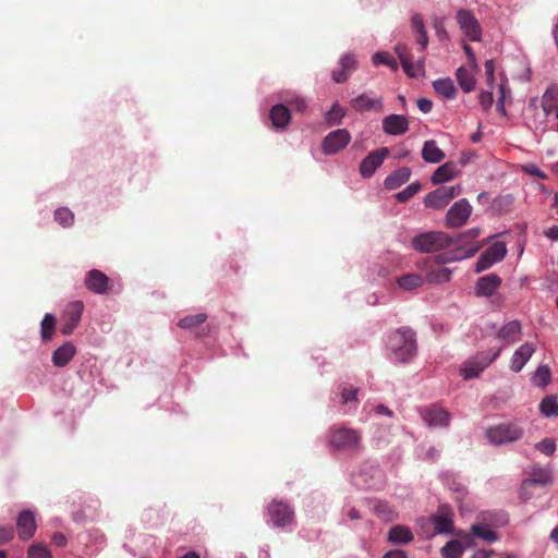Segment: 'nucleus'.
Here are the masks:
<instances>
[{
  "label": "nucleus",
  "instance_id": "nucleus-23",
  "mask_svg": "<svg viewBox=\"0 0 558 558\" xmlns=\"http://www.w3.org/2000/svg\"><path fill=\"white\" fill-rule=\"evenodd\" d=\"M478 248L480 247L476 244H468L465 247H462V246L458 247L457 251L454 252V254L450 253V254L437 255L434 259H435V263L442 265V264L453 262L456 259L471 257L476 254Z\"/></svg>",
  "mask_w": 558,
  "mask_h": 558
},
{
  "label": "nucleus",
  "instance_id": "nucleus-3",
  "mask_svg": "<svg viewBox=\"0 0 558 558\" xmlns=\"http://www.w3.org/2000/svg\"><path fill=\"white\" fill-rule=\"evenodd\" d=\"M454 244V239L442 231H428L413 238L412 246L421 253H434Z\"/></svg>",
  "mask_w": 558,
  "mask_h": 558
},
{
  "label": "nucleus",
  "instance_id": "nucleus-38",
  "mask_svg": "<svg viewBox=\"0 0 558 558\" xmlns=\"http://www.w3.org/2000/svg\"><path fill=\"white\" fill-rule=\"evenodd\" d=\"M56 330V317L47 313L41 320L40 335L44 341H50Z\"/></svg>",
  "mask_w": 558,
  "mask_h": 558
},
{
  "label": "nucleus",
  "instance_id": "nucleus-7",
  "mask_svg": "<svg viewBox=\"0 0 558 558\" xmlns=\"http://www.w3.org/2000/svg\"><path fill=\"white\" fill-rule=\"evenodd\" d=\"M267 515L272 525L277 527H286L294 521L293 510L288 504L281 500H272L268 505Z\"/></svg>",
  "mask_w": 558,
  "mask_h": 558
},
{
  "label": "nucleus",
  "instance_id": "nucleus-18",
  "mask_svg": "<svg viewBox=\"0 0 558 558\" xmlns=\"http://www.w3.org/2000/svg\"><path fill=\"white\" fill-rule=\"evenodd\" d=\"M420 413L422 418L430 427H445L448 426L450 421L449 412L437 404L423 408Z\"/></svg>",
  "mask_w": 558,
  "mask_h": 558
},
{
  "label": "nucleus",
  "instance_id": "nucleus-54",
  "mask_svg": "<svg viewBox=\"0 0 558 558\" xmlns=\"http://www.w3.org/2000/svg\"><path fill=\"white\" fill-rule=\"evenodd\" d=\"M481 234V230L478 228H471L470 230L461 233L456 240L454 244H462L466 239H475Z\"/></svg>",
  "mask_w": 558,
  "mask_h": 558
},
{
  "label": "nucleus",
  "instance_id": "nucleus-51",
  "mask_svg": "<svg viewBox=\"0 0 558 558\" xmlns=\"http://www.w3.org/2000/svg\"><path fill=\"white\" fill-rule=\"evenodd\" d=\"M340 68L351 75L356 70V61L352 54H344L339 61Z\"/></svg>",
  "mask_w": 558,
  "mask_h": 558
},
{
  "label": "nucleus",
  "instance_id": "nucleus-48",
  "mask_svg": "<svg viewBox=\"0 0 558 558\" xmlns=\"http://www.w3.org/2000/svg\"><path fill=\"white\" fill-rule=\"evenodd\" d=\"M558 100V87L553 86L548 88L543 96V108L548 111L551 108V102Z\"/></svg>",
  "mask_w": 558,
  "mask_h": 558
},
{
  "label": "nucleus",
  "instance_id": "nucleus-30",
  "mask_svg": "<svg viewBox=\"0 0 558 558\" xmlns=\"http://www.w3.org/2000/svg\"><path fill=\"white\" fill-rule=\"evenodd\" d=\"M550 481L551 476L548 471L541 468H534L531 472L530 478L522 483V494H524L525 489H529L533 485L544 486L550 483Z\"/></svg>",
  "mask_w": 558,
  "mask_h": 558
},
{
  "label": "nucleus",
  "instance_id": "nucleus-20",
  "mask_svg": "<svg viewBox=\"0 0 558 558\" xmlns=\"http://www.w3.org/2000/svg\"><path fill=\"white\" fill-rule=\"evenodd\" d=\"M522 335V325L519 320H510L502 325L497 333V339L501 340L505 345H510L520 340Z\"/></svg>",
  "mask_w": 558,
  "mask_h": 558
},
{
  "label": "nucleus",
  "instance_id": "nucleus-62",
  "mask_svg": "<svg viewBox=\"0 0 558 558\" xmlns=\"http://www.w3.org/2000/svg\"><path fill=\"white\" fill-rule=\"evenodd\" d=\"M416 41L421 46V51H424L428 44V37L426 32L417 34Z\"/></svg>",
  "mask_w": 558,
  "mask_h": 558
},
{
  "label": "nucleus",
  "instance_id": "nucleus-19",
  "mask_svg": "<svg viewBox=\"0 0 558 558\" xmlns=\"http://www.w3.org/2000/svg\"><path fill=\"white\" fill-rule=\"evenodd\" d=\"M536 351V345L533 342H525L521 344L513 353L510 361V368L514 373H519L532 355Z\"/></svg>",
  "mask_w": 558,
  "mask_h": 558
},
{
  "label": "nucleus",
  "instance_id": "nucleus-15",
  "mask_svg": "<svg viewBox=\"0 0 558 558\" xmlns=\"http://www.w3.org/2000/svg\"><path fill=\"white\" fill-rule=\"evenodd\" d=\"M350 105L356 112L367 111L383 112L384 101L381 96H375L373 93H363L351 99Z\"/></svg>",
  "mask_w": 558,
  "mask_h": 558
},
{
  "label": "nucleus",
  "instance_id": "nucleus-36",
  "mask_svg": "<svg viewBox=\"0 0 558 558\" xmlns=\"http://www.w3.org/2000/svg\"><path fill=\"white\" fill-rule=\"evenodd\" d=\"M424 282V278L417 274H409L398 279V284L403 290H413L421 287Z\"/></svg>",
  "mask_w": 558,
  "mask_h": 558
},
{
  "label": "nucleus",
  "instance_id": "nucleus-47",
  "mask_svg": "<svg viewBox=\"0 0 558 558\" xmlns=\"http://www.w3.org/2000/svg\"><path fill=\"white\" fill-rule=\"evenodd\" d=\"M421 190V184L418 182L412 183L409 186H407L404 190L399 192L396 195V198L401 202H408L410 198H412L418 191Z\"/></svg>",
  "mask_w": 558,
  "mask_h": 558
},
{
  "label": "nucleus",
  "instance_id": "nucleus-33",
  "mask_svg": "<svg viewBox=\"0 0 558 558\" xmlns=\"http://www.w3.org/2000/svg\"><path fill=\"white\" fill-rule=\"evenodd\" d=\"M375 514L383 521L390 522L398 518L397 511L386 501H377L374 506Z\"/></svg>",
  "mask_w": 558,
  "mask_h": 558
},
{
  "label": "nucleus",
  "instance_id": "nucleus-35",
  "mask_svg": "<svg viewBox=\"0 0 558 558\" xmlns=\"http://www.w3.org/2000/svg\"><path fill=\"white\" fill-rule=\"evenodd\" d=\"M207 319V315L204 313H199L196 315H189L181 318L178 323V326L182 329L194 330L202 324H204Z\"/></svg>",
  "mask_w": 558,
  "mask_h": 558
},
{
  "label": "nucleus",
  "instance_id": "nucleus-5",
  "mask_svg": "<svg viewBox=\"0 0 558 558\" xmlns=\"http://www.w3.org/2000/svg\"><path fill=\"white\" fill-rule=\"evenodd\" d=\"M501 353V348L496 351L482 352L464 362L461 373L465 379L476 378Z\"/></svg>",
  "mask_w": 558,
  "mask_h": 558
},
{
  "label": "nucleus",
  "instance_id": "nucleus-49",
  "mask_svg": "<svg viewBox=\"0 0 558 558\" xmlns=\"http://www.w3.org/2000/svg\"><path fill=\"white\" fill-rule=\"evenodd\" d=\"M536 449L546 456H553L556 451V444L551 438H545L536 444Z\"/></svg>",
  "mask_w": 558,
  "mask_h": 558
},
{
  "label": "nucleus",
  "instance_id": "nucleus-59",
  "mask_svg": "<svg viewBox=\"0 0 558 558\" xmlns=\"http://www.w3.org/2000/svg\"><path fill=\"white\" fill-rule=\"evenodd\" d=\"M416 104L417 108L424 113H428L433 109V102L427 98H418Z\"/></svg>",
  "mask_w": 558,
  "mask_h": 558
},
{
  "label": "nucleus",
  "instance_id": "nucleus-52",
  "mask_svg": "<svg viewBox=\"0 0 558 558\" xmlns=\"http://www.w3.org/2000/svg\"><path fill=\"white\" fill-rule=\"evenodd\" d=\"M14 529L11 525H0V545L11 542L14 537Z\"/></svg>",
  "mask_w": 558,
  "mask_h": 558
},
{
  "label": "nucleus",
  "instance_id": "nucleus-63",
  "mask_svg": "<svg viewBox=\"0 0 558 558\" xmlns=\"http://www.w3.org/2000/svg\"><path fill=\"white\" fill-rule=\"evenodd\" d=\"M524 171L539 178H546L545 174L535 166H525Z\"/></svg>",
  "mask_w": 558,
  "mask_h": 558
},
{
  "label": "nucleus",
  "instance_id": "nucleus-58",
  "mask_svg": "<svg viewBox=\"0 0 558 558\" xmlns=\"http://www.w3.org/2000/svg\"><path fill=\"white\" fill-rule=\"evenodd\" d=\"M51 542L58 547H64L68 544V538L63 533L56 532L51 536Z\"/></svg>",
  "mask_w": 558,
  "mask_h": 558
},
{
  "label": "nucleus",
  "instance_id": "nucleus-1",
  "mask_svg": "<svg viewBox=\"0 0 558 558\" xmlns=\"http://www.w3.org/2000/svg\"><path fill=\"white\" fill-rule=\"evenodd\" d=\"M388 348L393 361L400 363L410 361L417 350L415 332L409 327L399 328L389 336Z\"/></svg>",
  "mask_w": 558,
  "mask_h": 558
},
{
  "label": "nucleus",
  "instance_id": "nucleus-44",
  "mask_svg": "<svg viewBox=\"0 0 558 558\" xmlns=\"http://www.w3.org/2000/svg\"><path fill=\"white\" fill-rule=\"evenodd\" d=\"M534 384L541 387H545L550 381V369L547 365H541L534 373Z\"/></svg>",
  "mask_w": 558,
  "mask_h": 558
},
{
  "label": "nucleus",
  "instance_id": "nucleus-42",
  "mask_svg": "<svg viewBox=\"0 0 558 558\" xmlns=\"http://www.w3.org/2000/svg\"><path fill=\"white\" fill-rule=\"evenodd\" d=\"M54 220L63 228H68L73 225L74 215L69 208L61 207L54 211Z\"/></svg>",
  "mask_w": 558,
  "mask_h": 558
},
{
  "label": "nucleus",
  "instance_id": "nucleus-40",
  "mask_svg": "<svg viewBox=\"0 0 558 558\" xmlns=\"http://www.w3.org/2000/svg\"><path fill=\"white\" fill-rule=\"evenodd\" d=\"M463 551V546L457 539L449 541L441 549L444 558H461Z\"/></svg>",
  "mask_w": 558,
  "mask_h": 558
},
{
  "label": "nucleus",
  "instance_id": "nucleus-64",
  "mask_svg": "<svg viewBox=\"0 0 558 558\" xmlns=\"http://www.w3.org/2000/svg\"><path fill=\"white\" fill-rule=\"evenodd\" d=\"M545 235L550 240H557L558 239V227H551L546 232Z\"/></svg>",
  "mask_w": 558,
  "mask_h": 558
},
{
  "label": "nucleus",
  "instance_id": "nucleus-8",
  "mask_svg": "<svg viewBox=\"0 0 558 558\" xmlns=\"http://www.w3.org/2000/svg\"><path fill=\"white\" fill-rule=\"evenodd\" d=\"M84 311V303L82 301L70 302L61 316L60 331L64 336L71 335L78 326L82 314Z\"/></svg>",
  "mask_w": 558,
  "mask_h": 558
},
{
  "label": "nucleus",
  "instance_id": "nucleus-21",
  "mask_svg": "<svg viewBox=\"0 0 558 558\" xmlns=\"http://www.w3.org/2000/svg\"><path fill=\"white\" fill-rule=\"evenodd\" d=\"M383 130L389 135H402L409 130V121L402 114H389L383 119Z\"/></svg>",
  "mask_w": 558,
  "mask_h": 558
},
{
  "label": "nucleus",
  "instance_id": "nucleus-56",
  "mask_svg": "<svg viewBox=\"0 0 558 558\" xmlns=\"http://www.w3.org/2000/svg\"><path fill=\"white\" fill-rule=\"evenodd\" d=\"M463 50L468 57L469 64L472 68V70H477V62H476L475 53H474L472 47L468 44H464Z\"/></svg>",
  "mask_w": 558,
  "mask_h": 558
},
{
  "label": "nucleus",
  "instance_id": "nucleus-43",
  "mask_svg": "<svg viewBox=\"0 0 558 558\" xmlns=\"http://www.w3.org/2000/svg\"><path fill=\"white\" fill-rule=\"evenodd\" d=\"M27 558H52V555L46 545L35 543L28 547Z\"/></svg>",
  "mask_w": 558,
  "mask_h": 558
},
{
  "label": "nucleus",
  "instance_id": "nucleus-39",
  "mask_svg": "<svg viewBox=\"0 0 558 558\" xmlns=\"http://www.w3.org/2000/svg\"><path fill=\"white\" fill-rule=\"evenodd\" d=\"M347 114V110L342 108L338 102H335L331 109L326 113L325 120L329 125H339L342 119Z\"/></svg>",
  "mask_w": 558,
  "mask_h": 558
},
{
  "label": "nucleus",
  "instance_id": "nucleus-10",
  "mask_svg": "<svg viewBox=\"0 0 558 558\" xmlns=\"http://www.w3.org/2000/svg\"><path fill=\"white\" fill-rule=\"evenodd\" d=\"M471 213L472 206L465 198H462L448 209L445 223L448 228H459L468 221Z\"/></svg>",
  "mask_w": 558,
  "mask_h": 558
},
{
  "label": "nucleus",
  "instance_id": "nucleus-37",
  "mask_svg": "<svg viewBox=\"0 0 558 558\" xmlns=\"http://www.w3.org/2000/svg\"><path fill=\"white\" fill-rule=\"evenodd\" d=\"M436 533H450L453 527L452 519L447 514H436L432 518Z\"/></svg>",
  "mask_w": 558,
  "mask_h": 558
},
{
  "label": "nucleus",
  "instance_id": "nucleus-6",
  "mask_svg": "<svg viewBox=\"0 0 558 558\" xmlns=\"http://www.w3.org/2000/svg\"><path fill=\"white\" fill-rule=\"evenodd\" d=\"M462 187L460 184L452 186H440L435 191L426 194L424 197V204L427 208L442 209L445 208L456 196L460 195Z\"/></svg>",
  "mask_w": 558,
  "mask_h": 558
},
{
  "label": "nucleus",
  "instance_id": "nucleus-11",
  "mask_svg": "<svg viewBox=\"0 0 558 558\" xmlns=\"http://www.w3.org/2000/svg\"><path fill=\"white\" fill-rule=\"evenodd\" d=\"M350 141V132L347 129H338L325 136L322 143V149L326 155H333L345 148Z\"/></svg>",
  "mask_w": 558,
  "mask_h": 558
},
{
  "label": "nucleus",
  "instance_id": "nucleus-27",
  "mask_svg": "<svg viewBox=\"0 0 558 558\" xmlns=\"http://www.w3.org/2000/svg\"><path fill=\"white\" fill-rule=\"evenodd\" d=\"M414 538L412 531L404 525L392 526L387 535V539L391 544H408Z\"/></svg>",
  "mask_w": 558,
  "mask_h": 558
},
{
  "label": "nucleus",
  "instance_id": "nucleus-13",
  "mask_svg": "<svg viewBox=\"0 0 558 558\" xmlns=\"http://www.w3.org/2000/svg\"><path fill=\"white\" fill-rule=\"evenodd\" d=\"M396 52L400 59L403 71L410 77H416L424 71V57H420L416 61L413 60L409 48L405 45H398Z\"/></svg>",
  "mask_w": 558,
  "mask_h": 558
},
{
  "label": "nucleus",
  "instance_id": "nucleus-26",
  "mask_svg": "<svg viewBox=\"0 0 558 558\" xmlns=\"http://www.w3.org/2000/svg\"><path fill=\"white\" fill-rule=\"evenodd\" d=\"M411 170L408 167H401L390 173L384 181V185L387 190H396L402 184L409 181Z\"/></svg>",
  "mask_w": 558,
  "mask_h": 558
},
{
  "label": "nucleus",
  "instance_id": "nucleus-31",
  "mask_svg": "<svg viewBox=\"0 0 558 558\" xmlns=\"http://www.w3.org/2000/svg\"><path fill=\"white\" fill-rule=\"evenodd\" d=\"M433 86L435 92L446 99H453L457 95V88L453 81L449 77L435 81Z\"/></svg>",
  "mask_w": 558,
  "mask_h": 558
},
{
  "label": "nucleus",
  "instance_id": "nucleus-53",
  "mask_svg": "<svg viewBox=\"0 0 558 558\" xmlns=\"http://www.w3.org/2000/svg\"><path fill=\"white\" fill-rule=\"evenodd\" d=\"M485 66V74H486V82L489 88H493L494 82H495V64L493 60H487L484 64Z\"/></svg>",
  "mask_w": 558,
  "mask_h": 558
},
{
  "label": "nucleus",
  "instance_id": "nucleus-29",
  "mask_svg": "<svg viewBox=\"0 0 558 558\" xmlns=\"http://www.w3.org/2000/svg\"><path fill=\"white\" fill-rule=\"evenodd\" d=\"M458 174L457 167L453 162H446L438 167L432 175L434 184H441L454 179Z\"/></svg>",
  "mask_w": 558,
  "mask_h": 558
},
{
  "label": "nucleus",
  "instance_id": "nucleus-46",
  "mask_svg": "<svg viewBox=\"0 0 558 558\" xmlns=\"http://www.w3.org/2000/svg\"><path fill=\"white\" fill-rule=\"evenodd\" d=\"M471 531L474 535H476L477 537H481L487 542H495L498 539V535L496 532H494L492 530H487L483 525H480V524L472 525Z\"/></svg>",
  "mask_w": 558,
  "mask_h": 558
},
{
  "label": "nucleus",
  "instance_id": "nucleus-14",
  "mask_svg": "<svg viewBox=\"0 0 558 558\" xmlns=\"http://www.w3.org/2000/svg\"><path fill=\"white\" fill-rule=\"evenodd\" d=\"M37 531L35 513L25 509L19 512L16 517V532L19 538L23 542L33 538Z\"/></svg>",
  "mask_w": 558,
  "mask_h": 558
},
{
  "label": "nucleus",
  "instance_id": "nucleus-61",
  "mask_svg": "<svg viewBox=\"0 0 558 558\" xmlns=\"http://www.w3.org/2000/svg\"><path fill=\"white\" fill-rule=\"evenodd\" d=\"M383 558H408V555L404 550L401 549H392L386 553Z\"/></svg>",
  "mask_w": 558,
  "mask_h": 558
},
{
  "label": "nucleus",
  "instance_id": "nucleus-55",
  "mask_svg": "<svg viewBox=\"0 0 558 558\" xmlns=\"http://www.w3.org/2000/svg\"><path fill=\"white\" fill-rule=\"evenodd\" d=\"M480 104L484 110H488L493 105V92L484 90L480 94Z\"/></svg>",
  "mask_w": 558,
  "mask_h": 558
},
{
  "label": "nucleus",
  "instance_id": "nucleus-25",
  "mask_svg": "<svg viewBox=\"0 0 558 558\" xmlns=\"http://www.w3.org/2000/svg\"><path fill=\"white\" fill-rule=\"evenodd\" d=\"M269 118L275 129H284L291 120L290 110L284 105H276L271 108Z\"/></svg>",
  "mask_w": 558,
  "mask_h": 558
},
{
  "label": "nucleus",
  "instance_id": "nucleus-50",
  "mask_svg": "<svg viewBox=\"0 0 558 558\" xmlns=\"http://www.w3.org/2000/svg\"><path fill=\"white\" fill-rule=\"evenodd\" d=\"M357 389L353 387H343L341 391V402L342 404H348L349 402L357 401Z\"/></svg>",
  "mask_w": 558,
  "mask_h": 558
},
{
  "label": "nucleus",
  "instance_id": "nucleus-57",
  "mask_svg": "<svg viewBox=\"0 0 558 558\" xmlns=\"http://www.w3.org/2000/svg\"><path fill=\"white\" fill-rule=\"evenodd\" d=\"M349 76L350 74L342 68H340V70L332 71V80L338 84L347 82Z\"/></svg>",
  "mask_w": 558,
  "mask_h": 558
},
{
  "label": "nucleus",
  "instance_id": "nucleus-2",
  "mask_svg": "<svg viewBox=\"0 0 558 558\" xmlns=\"http://www.w3.org/2000/svg\"><path fill=\"white\" fill-rule=\"evenodd\" d=\"M330 445L337 450L356 453L362 449V435L351 427H332Z\"/></svg>",
  "mask_w": 558,
  "mask_h": 558
},
{
  "label": "nucleus",
  "instance_id": "nucleus-34",
  "mask_svg": "<svg viewBox=\"0 0 558 558\" xmlns=\"http://www.w3.org/2000/svg\"><path fill=\"white\" fill-rule=\"evenodd\" d=\"M539 411L545 416H558V399L555 395L546 396L539 403Z\"/></svg>",
  "mask_w": 558,
  "mask_h": 558
},
{
  "label": "nucleus",
  "instance_id": "nucleus-9",
  "mask_svg": "<svg viewBox=\"0 0 558 558\" xmlns=\"http://www.w3.org/2000/svg\"><path fill=\"white\" fill-rule=\"evenodd\" d=\"M457 22L459 24L462 33L468 37L471 41H480L482 38V27L474 16V14L469 11L461 9L457 13Z\"/></svg>",
  "mask_w": 558,
  "mask_h": 558
},
{
  "label": "nucleus",
  "instance_id": "nucleus-22",
  "mask_svg": "<svg viewBox=\"0 0 558 558\" xmlns=\"http://www.w3.org/2000/svg\"><path fill=\"white\" fill-rule=\"evenodd\" d=\"M501 284V279L495 274H489L481 277L476 283V290L478 295L492 296L498 290Z\"/></svg>",
  "mask_w": 558,
  "mask_h": 558
},
{
  "label": "nucleus",
  "instance_id": "nucleus-12",
  "mask_svg": "<svg viewBox=\"0 0 558 558\" xmlns=\"http://www.w3.org/2000/svg\"><path fill=\"white\" fill-rule=\"evenodd\" d=\"M506 253V244L504 242H495L480 256L475 265V271L481 272L488 269L494 264L502 260Z\"/></svg>",
  "mask_w": 558,
  "mask_h": 558
},
{
  "label": "nucleus",
  "instance_id": "nucleus-28",
  "mask_svg": "<svg viewBox=\"0 0 558 558\" xmlns=\"http://www.w3.org/2000/svg\"><path fill=\"white\" fill-rule=\"evenodd\" d=\"M445 153L437 146L434 140L426 141L422 148V158L426 162L439 163L445 159Z\"/></svg>",
  "mask_w": 558,
  "mask_h": 558
},
{
  "label": "nucleus",
  "instance_id": "nucleus-4",
  "mask_svg": "<svg viewBox=\"0 0 558 558\" xmlns=\"http://www.w3.org/2000/svg\"><path fill=\"white\" fill-rule=\"evenodd\" d=\"M524 428L517 422L500 423L486 430V438L494 445H505L520 440Z\"/></svg>",
  "mask_w": 558,
  "mask_h": 558
},
{
  "label": "nucleus",
  "instance_id": "nucleus-45",
  "mask_svg": "<svg viewBox=\"0 0 558 558\" xmlns=\"http://www.w3.org/2000/svg\"><path fill=\"white\" fill-rule=\"evenodd\" d=\"M373 62L375 65L385 64L392 70L398 69L397 60L388 52H377L373 56Z\"/></svg>",
  "mask_w": 558,
  "mask_h": 558
},
{
  "label": "nucleus",
  "instance_id": "nucleus-41",
  "mask_svg": "<svg viewBox=\"0 0 558 558\" xmlns=\"http://www.w3.org/2000/svg\"><path fill=\"white\" fill-rule=\"evenodd\" d=\"M451 271L448 268H437L426 274V280L430 283H444L450 280Z\"/></svg>",
  "mask_w": 558,
  "mask_h": 558
},
{
  "label": "nucleus",
  "instance_id": "nucleus-32",
  "mask_svg": "<svg viewBox=\"0 0 558 558\" xmlns=\"http://www.w3.org/2000/svg\"><path fill=\"white\" fill-rule=\"evenodd\" d=\"M456 78L460 85V87L465 93H470L475 87V78L473 76V73L465 68L461 66L456 72Z\"/></svg>",
  "mask_w": 558,
  "mask_h": 558
},
{
  "label": "nucleus",
  "instance_id": "nucleus-16",
  "mask_svg": "<svg viewBox=\"0 0 558 558\" xmlns=\"http://www.w3.org/2000/svg\"><path fill=\"white\" fill-rule=\"evenodd\" d=\"M84 283L89 291L96 294H107L112 289L109 277L98 269L89 270L85 276Z\"/></svg>",
  "mask_w": 558,
  "mask_h": 558
},
{
  "label": "nucleus",
  "instance_id": "nucleus-17",
  "mask_svg": "<svg viewBox=\"0 0 558 558\" xmlns=\"http://www.w3.org/2000/svg\"><path fill=\"white\" fill-rule=\"evenodd\" d=\"M388 154L389 150L387 147L371 151L360 163L361 175L363 178H371L376 169L383 165Z\"/></svg>",
  "mask_w": 558,
  "mask_h": 558
},
{
  "label": "nucleus",
  "instance_id": "nucleus-24",
  "mask_svg": "<svg viewBox=\"0 0 558 558\" xmlns=\"http://www.w3.org/2000/svg\"><path fill=\"white\" fill-rule=\"evenodd\" d=\"M75 353V347L71 342H66L53 351L52 363L57 367H63L70 363Z\"/></svg>",
  "mask_w": 558,
  "mask_h": 558
},
{
  "label": "nucleus",
  "instance_id": "nucleus-60",
  "mask_svg": "<svg viewBox=\"0 0 558 558\" xmlns=\"http://www.w3.org/2000/svg\"><path fill=\"white\" fill-rule=\"evenodd\" d=\"M412 27L417 34L426 32L423 19L420 15H414L412 17Z\"/></svg>",
  "mask_w": 558,
  "mask_h": 558
}]
</instances>
